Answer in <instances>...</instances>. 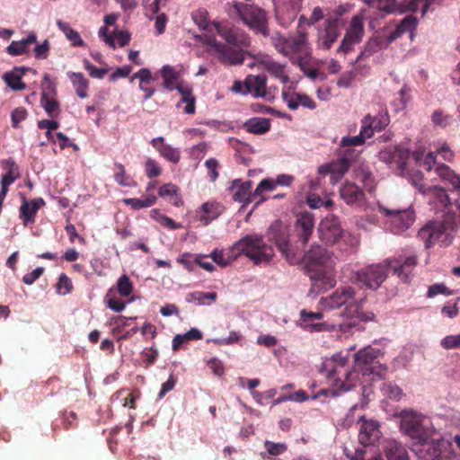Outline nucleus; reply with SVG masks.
<instances>
[{"mask_svg": "<svg viewBox=\"0 0 460 460\" xmlns=\"http://www.w3.org/2000/svg\"><path fill=\"white\" fill-rule=\"evenodd\" d=\"M252 181H243L240 179H235L231 182L228 190L232 194V199L234 201L243 203V205H247L255 201L256 206L262 203L266 200V198L261 197L258 200H256L257 197L253 195L252 191Z\"/></svg>", "mask_w": 460, "mask_h": 460, "instance_id": "14", "label": "nucleus"}, {"mask_svg": "<svg viewBox=\"0 0 460 460\" xmlns=\"http://www.w3.org/2000/svg\"><path fill=\"white\" fill-rule=\"evenodd\" d=\"M270 37L277 51L288 57L294 63L303 66L308 59L310 53L305 33L297 32L293 36L286 37L279 31H275Z\"/></svg>", "mask_w": 460, "mask_h": 460, "instance_id": "5", "label": "nucleus"}, {"mask_svg": "<svg viewBox=\"0 0 460 460\" xmlns=\"http://www.w3.org/2000/svg\"><path fill=\"white\" fill-rule=\"evenodd\" d=\"M265 448L271 456H279L287 450V446L284 443H274L266 441L264 443Z\"/></svg>", "mask_w": 460, "mask_h": 460, "instance_id": "64", "label": "nucleus"}, {"mask_svg": "<svg viewBox=\"0 0 460 460\" xmlns=\"http://www.w3.org/2000/svg\"><path fill=\"white\" fill-rule=\"evenodd\" d=\"M401 429L415 446L430 440L435 432L429 419L412 411L402 414Z\"/></svg>", "mask_w": 460, "mask_h": 460, "instance_id": "6", "label": "nucleus"}, {"mask_svg": "<svg viewBox=\"0 0 460 460\" xmlns=\"http://www.w3.org/2000/svg\"><path fill=\"white\" fill-rule=\"evenodd\" d=\"M243 129L255 135H263L270 130V119L267 118L252 117L243 125Z\"/></svg>", "mask_w": 460, "mask_h": 460, "instance_id": "34", "label": "nucleus"}, {"mask_svg": "<svg viewBox=\"0 0 460 460\" xmlns=\"http://www.w3.org/2000/svg\"><path fill=\"white\" fill-rule=\"evenodd\" d=\"M323 318L321 312H308L305 309L300 311L299 326L307 332H325L328 331V324L320 323Z\"/></svg>", "mask_w": 460, "mask_h": 460, "instance_id": "19", "label": "nucleus"}, {"mask_svg": "<svg viewBox=\"0 0 460 460\" xmlns=\"http://www.w3.org/2000/svg\"><path fill=\"white\" fill-rule=\"evenodd\" d=\"M191 18L199 29H208L210 24H212L215 29H219V23L217 22H210L208 12L205 8H199L192 12Z\"/></svg>", "mask_w": 460, "mask_h": 460, "instance_id": "45", "label": "nucleus"}, {"mask_svg": "<svg viewBox=\"0 0 460 460\" xmlns=\"http://www.w3.org/2000/svg\"><path fill=\"white\" fill-rule=\"evenodd\" d=\"M177 91L181 95V101L177 103L179 108L181 103H185L183 111L186 114H194L196 110V98L192 94V88L188 84H180Z\"/></svg>", "mask_w": 460, "mask_h": 460, "instance_id": "36", "label": "nucleus"}, {"mask_svg": "<svg viewBox=\"0 0 460 460\" xmlns=\"http://www.w3.org/2000/svg\"><path fill=\"white\" fill-rule=\"evenodd\" d=\"M364 31H347L344 39L341 41L338 51L347 53L350 50L352 45L358 43L363 37Z\"/></svg>", "mask_w": 460, "mask_h": 460, "instance_id": "47", "label": "nucleus"}, {"mask_svg": "<svg viewBox=\"0 0 460 460\" xmlns=\"http://www.w3.org/2000/svg\"><path fill=\"white\" fill-rule=\"evenodd\" d=\"M341 198L348 204L353 205L364 199L363 190L355 183L347 182L340 189Z\"/></svg>", "mask_w": 460, "mask_h": 460, "instance_id": "33", "label": "nucleus"}, {"mask_svg": "<svg viewBox=\"0 0 460 460\" xmlns=\"http://www.w3.org/2000/svg\"><path fill=\"white\" fill-rule=\"evenodd\" d=\"M324 17L323 12L320 7H314L310 18H306L305 15L299 17V26H313L315 22L322 20Z\"/></svg>", "mask_w": 460, "mask_h": 460, "instance_id": "52", "label": "nucleus"}, {"mask_svg": "<svg viewBox=\"0 0 460 460\" xmlns=\"http://www.w3.org/2000/svg\"><path fill=\"white\" fill-rule=\"evenodd\" d=\"M40 104L50 117H53L54 112L58 110L56 83L51 81L47 74H45L41 84Z\"/></svg>", "mask_w": 460, "mask_h": 460, "instance_id": "15", "label": "nucleus"}, {"mask_svg": "<svg viewBox=\"0 0 460 460\" xmlns=\"http://www.w3.org/2000/svg\"><path fill=\"white\" fill-rule=\"evenodd\" d=\"M390 265V260H385L381 263L368 265L356 271L351 277V279L354 283H361L367 288L376 290L385 280Z\"/></svg>", "mask_w": 460, "mask_h": 460, "instance_id": "9", "label": "nucleus"}, {"mask_svg": "<svg viewBox=\"0 0 460 460\" xmlns=\"http://www.w3.org/2000/svg\"><path fill=\"white\" fill-rule=\"evenodd\" d=\"M27 114L25 108L19 107L14 109L11 114L12 126L13 128H18L19 123L26 119Z\"/></svg>", "mask_w": 460, "mask_h": 460, "instance_id": "63", "label": "nucleus"}, {"mask_svg": "<svg viewBox=\"0 0 460 460\" xmlns=\"http://www.w3.org/2000/svg\"><path fill=\"white\" fill-rule=\"evenodd\" d=\"M146 176L150 179L158 177L162 170L158 164L152 158H147L145 164Z\"/></svg>", "mask_w": 460, "mask_h": 460, "instance_id": "60", "label": "nucleus"}, {"mask_svg": "<svg viewBox=\"0 0 460 460\" xmlns=\"http://www.w3.org/2000/svg\"><path fill=\"white\" fill-rule=\"evenodd\" d=\"M390 261L391 265L389 266V270H393L394 274H397L403 282H408L410 276L417 264L416 257L409 256L402 263L397 260H390Z\"/></svg>", "mask_w": 460, "mask_h": 460, "instance_id": "27", "label": "nucleus"}, {"mask_svg": "<svg viewBox=\"0 0 460 460\" xmlns=\"http://www.w3.org/2000/svg\"><path fill=\"white\" fill-rule=\"evenodd\" d=\"M418 26V20L412 14H408L398 21L394 29H416Z\"/></svg>", "mask_w": 460, "mask_h": 460, "instance_id": "61", "label": "nucleus"}, {"mask_svg": "<svg viewBox=\"0 0 460 460\" xmlns=\"http://www.w3.org/2000/svg\"><path fill=\"white\" fill-rule=\"evenodd\" d=\"M357 179L364 184V187L372 191L375 189V178L372 172L368 170H361L358 175Z\"/></svg>", "mask_w": 460, "mask_h": 460, "instance_id": "56", "label": "nucleus"}, {"mask_svg": "<svg viewBox=\"0 0 460 460\" xmlns=\"http://www.w3.org/2000/svg\"><path fill=\"white\" fill-rule=\"evenodd\" d=\"M84 67L93 78L102 79L108 73L107 68H99L93 66L88 59L84 60Z\"/></svg>", "mask_w": 460, "mask_h": 460, "instance_id": "58", "label": "nucleus"}, {"mask_svg": "<svg viewBox=\"0 0 460 460\" xmlns=\"http://www.w3.org/2000/svg\"><path fill=\"white\" fill-rule=\"evenodd\" d=\"M437 175L445 183L446 187L450 190H458V195L460 196V176L456 174L449 166L442 164L435 167ZM458 200L460 202V197L455 200L454 203Z\"/></svg>", "mask_w": 460, "mask_h": 460, "instance_id": "25", "label": "nucleus"}, {"mask_svg": "<svg viewBox=\"0 0 460 460\" xmlns=\"http://www.w3.org/2000/svg\"><path fill=\"white\" fill-rule=\"evenodd\" d=\"M420 449H414L419 455L420 458L424 460H443L441 447L443 441L439 439H433V438L420 445Z\"/></svg>", "mask_w": 460, "mask_h": 460, "instance_id": "24", "label": "nucleus"}, {"mask_svg": "<svg viewBox=\"0 0 460 460\" xmlns=\"http://www.w3.org/2000/svg\"><path fill=\"white\" fill-rule=\"evenodd\" d=\"M177 262L181 264L187 270L193 271L197 265V254L184 252L177 258Z\"/></svg>", "mask_w": 460, "mask_h": 460, "instance_id": "54", "label": "nucleus"}, {"mask_svg": "<svg viewBox=\"0 0 460 460\" xmlns=\"http://www.w3.org/2000/svg\"><path fill=\"white\" fill-rule=\"evenodd\" d=\"M36 42V36L34 34L28 35L25 39L16 41L13 40L8 47L7 52L12 56H19L25 54L29 51L31 45Z\"/></svg>", "mask_w": 460, "mask_h": 460, "instance_id": "39", "label": "nucleus"}, {"mask_svg": "<svg viewBox=\"0 0 460 460\" xmlns=\"http://www.w3.org/2000/svg\"><path fill=\"white\" fill-rule=\"evenodd\" d=\"M40 129H46V137L49 140L54 141L53 131L58 129V121L55 119H41L38 122Z\"/></svg>", "mask_w": 460, "mask_h": 460, "instance_id": "55", "label": "nucleus"}, {"mask_svg": "<svg viewBox=\"0 0 460 460\" xmlns=\"http://www.w3.org/2000/svg\"><path fill=\"white\" fill-rule=\"evenodd\" d=\"M383 356V352L376 348L367 346L364 349L358 350L355 355V362L357 365H372L376 359Z\"/></svg>", "mask_w": 460, "mask_h": 460, "instance_id": "37", "label": "nucleus"}, {"mask_svg": "<svg viewBox=\"0 0 460 460\" xmlns=\"http://www.w3.org/2000/svg\"><path fill=\"white\" fill-rule=\"evenodd\" d=\"M318 232L321 240L329 245L337 243L344 236L340 219L334 215H329L321 221Z\"/></svg>", "mask_w": 460, "mask_h": 460, "instance_id": "13", "label": "nucleus"}, {"mask_svg": "<svg viewBox=\"0 0 460 460\" xmlns=\"http://www.w3.org/2000/svg\"><path fill=\"white\" fill-rule=\"evenodd\" d=\"M362 302V299L360 301L356 300L355 290L352 287L339 288L332 295L321 299L322 305L326 309L333 310L346 305L344 314L350 318V321L340 325V330L342 332H350L356 327L355 318L361 322L374 320L375 314L372 312L361 311Z\"/></svg>", "mask_w": 460, "mask_h": 460, "instance_id": "3", "label": "nucleus"}, {"mask_svg": "<svg viewBox=\"0 0 460 460\" xmlns=\"http://www.w3.org/2000/svg\"><path fill=\"white\" fill-rule=\"evenodd\" d=\"M405 31H394L390 35H382L379 31H376L374 36L368 40L367 44V50L370 54L376 53L378 50L387 48L396 39L400 38Z\"/></svg>", "mask_w": 460, "mask_h": 460, "instance_id": "22", "label": "nucleus"}, {"mask_svg": "<svg viewBox=\"0 0 460 460\" xmlns=\"http://www.w3.org/2000/svg\"><path fill=\"white\" fill-rule=\"evenodd\" d=\"M161 75L164 79V87L168 91L177 90V87L182 83H177L180 75L179 73L170 65L164 66L160 70Z\"/></svg>", "mask_w": 460, "mask_h": 460, "instance_id": "38", "label": "nucleus"}, {"mask_svg": "<svg viewBox=\"0 0 460 460\" xmlns=\"http://www.w3.org/2000/svg\"><path fill=\"white\" fill-rule=\"evenodd\" d=\"M42 205H44V200L41 198L34 199L31 201L23 198L20 208V217L23 225L27 226L35 221V216Z\"/></svg>", "mask_w": 460, "mask_h": 460, "instance_id": "28", "label": "nucleus"}, {"mask_svg": "<svg viewBox=\"0 0 460 460\" xmlns=\"http://www.w3.org/2000/svg\"><path fill=\"white\" fill-rule=\"evenodd\" d=\"M431 121L434 125L445 128L451 124L452 116L444 114L441 110H436L431 115Z\"/></svg>", "mask_w": 460, "mask_h": 460, "instance_id": "53", "label": "nucleus"}, {"mask_svg": "<svg viewBox=\"0 0 460 460\" xmlns=\"http://www.w3.org/2000/svg\"><path fill=\"white\" fill-rule=\"evenodd\" d=\"M282 97L290 110H296L299 106L314 110L316 107L315 102L311 97L299 93H290L283 90Z\"/></svg>", "mask_w": 460, "mask_h": 460, "instance_id": "26", "label": "nucleus"}, {"mask_svg": "<svg viewBox=\"0 0 460 460\" xmlns=\"http://www.w3.org/2000/svg\"><path fill=\"white\" fill-rule=\"evenodd\" d=\"M7 172L2 176L1 186L8 189L14 181L20 178L19 168L13 159L9 158L4 162Z\"/></svg>", "mask_w": 460, "mask_h": 460, "instance_id": "43", "label": "nucleus"}, {"mask_svg": "<svg viewBox=\"0 0 460 460\" xmlns=\"http://www.w3.org/2000/svg\"><path fill=\"white\" fill-rule=\"evenodd\" d=\"M267 80L264 76L257 75L245 80L246 92L252 93L254 97H263L269 99L266 92Z\"/></svg>", "mask_w": 460, "mask_h": 460, "instance_id": "35", "label": "nucleus"}, {"mask_svg": "<svg viewBox=\"0 0 460 460\" xmlns=\"http://www.w3.org/2000/svg\"><path fill=\"white\" fill-rule=\"evenodd\" d=\"M117 290L122 296H128L133 291V283L128 276L124 274L120 276L117 282Z\"/></svg>", "mask_w": 460, "mask_h": 460, "instance_id": "51", "label": "nucleus"}, {"mask_svg": "<svg viewBox=\"0 0 460 460\" xmlns=\"http://www.w3.org/2000/svg\"><path fill=\"white\" fill-rule=\"evenodd\" d=\"M333 366L329 370L327 377L332 381L333 394L340 395L341 393L351 390L355 385L353 372L349 369L348 359L336 356L332 358Z\"/></svg>", "mask_w": 460, "mask_h": 460, "instance_id": "8", "label": "nucleus"}, {"mask_svg": "<svg viewBox=\"0 0 460 460\" xmlns=\"http://www.w3.org/2000/svg\"><path fill=\"white\" fill-rule=\"evenodd\" d=\"M337 31H322L318 39V47L329 49L337 40Z\"/></svg>", "mask_w": 460, "mask_h": 460, "instance_id": "49", "label": "nucleus"}, {"mask_svg": "<svg viewBox=\"0 0 460 460\" xmlns=\"http://www.w3.org/2000/svg\"><path fill=\"white\" fill-rule=\"evenodd\" d=\"M276 182L271 179H263L253 191V195L261 197L265 191H272L276 189Z\"/></svg>", "mask_w": 460, "mask_h": 460, "instance_id": "59", "label": "nucleus"}, {"mask_svg": "<svg viewBox=\"0 0 460 460\" xmlns=\"http://www.w3.org/2000/svg\"><path fill=\"white\" fill-rule=\"evenodd\" d=\"M99 37L112 49L116 47L115 40L119 47H124L130 41L128 31H99Z\"/></svg>", "mask_w": 460, "mask_h": 460, "instance_id": "31", "label": "nucleus"}, {"mask_svg": "<svg viewBox=\"0 0 460 460\" xmlns=\"http://www.w3.org/2000/svg\"><path fill=\"white\" fill-rule=\"evenodd\" d=\"M69 78L76 95L81 99L87 98L89 81L84 76V75L82 73H70Z\"/></svg>", "mask_w": 460, "mask_h": 460, "instance_id": "41", "label": "nucleus"}, {"mask_svg": "<svg viewBox=\"0 0 460 460\" xmlns=\"http://www.w3.org/2000/svg\"><path fill=\"white\" fill-rule=\"evenodd\" d=\"M410 181L421 193H430L440 204L448 203L450 198L447 194L445 189L438 186H429L426 188L423 182V176L420 172L416 171L411 173Z\"/></svg>", "mask_w": 460, "mask_h": 460, "instance_id": "18", "label": "nucleus"}, {"mask_svg": "<svg viewBox=\"0 0 460 460\" xmlns=\"http://www.w3.org/2000/svg\"><path fill=\"white\" fill-rule=\"evenodd\" d=\"M310 266H331L332 264V254L325 248L313 244L309 251L301 253V260Z\"/></svg>", "mask_w": 460, "mask_h": 460, "instance_id": "16", "label": "nucleus"}, {"mask_svg": "<svg viewBox=\"0 0 460 460\" xmlns=\"http://www.w3.org/2000/svg\"><path fill=\"white\" fill-rule=\"evenodd\" d=\"M365 2L372 8L384 11L385 13H393L398 11L401 14L407 12H415L422 4V13H424L429 8L428 4H424L420 0H365Z\"/></svg>", "mask_w": 460, "mask_h": 460, "instance_id": "11", "label": "nucleus"}, {"mask_svg": "<svg viewBox=\"0 0 460 460\" xmlns=\"http://www.w3.org/2000/svg\"><path fill=\"white\" fill-rule=\"evenodd\" d=\"M259 63L263 69L274 77L279 78L282 84H286L288 83L289 77L285 74V65L276 62L271 57L267 55L262 56Z\"/></svg>", "mask_w": 460, "mask_h": 460, "instance_id": "29", "label": "nucleus"}, {"mask_svg": "<svg viewBox=\"0 0 460 460\" xmlns=\"http://www.w3.org/2000/svg\"><path fill=\"white\" fill-rule=\"evenodd\" d=\"M227 44L219 42L212 33L195 34L194 37L201 44L210 48L218 60L225 65L242 64L244 60L243 48L250 45V40L244 33L236 31H217Z\"/></svg>", "mask_w": 460, "mask_h": 460, "instance_id": "2", "label": "nucleus"}, {"mask_svg": "<svg viewBox=\"0 0 460 460\" xmlns=\"http://www.w3.org/2000/svg\"><path fill=\"white\" fill-rule=\"evenodd\" d=\"M350 8H351V5L349 4L339 5L334 11L336 17L335 18L329 17L326 19V21L328 22V27L326 29H337L340 26H343L344 22L341 17L343 14H345L346 13H348L350 10Z\"/></svg>", "mask_w": 460, "mask_h": 460, "instance_id": "48", "label": "nucleus"}, {"mask_svg": "<svg viewBox=\"0 0 460 460\" xmlns=\"http://www.w3.org/2000/svg\"><path fill=\"white\" fill-rule=\"evenodd\" d=\"M222 209L221 206L217 202H205L199 211L200 220L204 222L205 225H208L212 220L218 217L221 214Z\"/></svg>", "mask_w": 460, "mask_h": 460, "instance_id": "40", "label": "nucleus"}, {"mask_svg": "<svg viewBox=\"0 0 460 460\" xmlns=\"http://www.w3.org/2000/svg\"><path fill=\"white\" fill-rule=\"evenodd\" d=\"M241 255H245L255 265H268L275 257V251L272 245L265 243L262 235L254 234L235 242L226 254L216 249L209 257L217 265L226 267Z\"/></svg>", "mask_w": 460, "mask_h": 460, "instance_id": "1", "label": "nucleus"}, {"mask_svg": "<svg viewBox=\"0 0 460 460\" xmlns=\"http://www.w3.org/2000/svg\"><path fill=\"white\" fill-rule=\"evenodd\" d=\"M383 392L390 399L399 401L402 396V390L396 385L385 383L383 385Z\"/></svg>", "mask_w": 460, "mask_h": 460, "instance_id": "57", "label": "nucleus"}, {"mask_svg": "<svg viewBox=\"0 0 460 460\" xmlns=\"http://www.w3.org/2000/svg\"><path fill=\"white\" fill-rule=\"evenodd\" d=\"M440 345L445 349H460V334L446 336L442 339Z\"/></svg>", "mask_w": 460, "mask_h": 460, "instance_id": "62", "label": "nucleus"}, {"mask_svg": "<svg viewBox=\"0 0 460 460\" xmlns=\"http://www.w3.org/2000/svg\"><path fill=\"white\" fill-rule=\"evenodd\" d=\"M384 452L387 460H410L407 449L395 439H386L384 443Z\"/></svg>", "mask_w": 460, "mask_h": 460, "instance_id": "30", "label": "nucleus"}, {"mask_svg": "<svg viewBox=\"0 0 460 460\" xmlns=\"http://www.w3.org/2000/svg\"><path fill=\"white\" fill-rule=\"evenodd\" d=\"M380 212L387 217L385 227L390 232L399 234L409 229L415 221V213L412 209H389L380 207Z\"/></svg>", "mask_w": 460, "mask_h": 460, "instance_id": "10", "label": "nucleus"}, {"mask_svg": "<svg viewBox=\"0 0 460 460\" xmlns=\"http://www.w3.org/2000/svg\"><path fill=\"white\" fill-rule=\"evenodd\" d=\"M373 122H379V119L370 115H367L362 119V127L360 133L358 135L362 137L364 142L366 141V139L370 138L375 133L372 128Z\"/></svg>", "mask_w": 460, "mask_h": 460, "instance_id": "50", "label": "nucleus"}, {"mask_svg": "<svg viewBox=\"0 0 460 460\" xmlns=\"http://www.w3.org/2000/svg\"><path fill=\"white\" fill-rule=\"evenodd\" d=\"M349 167V160L342 157L336 162L323 164L318 168L319 174L323 176L329 175L331 183L338 181Z\"/></svg>", "mask_w": 460, "mask_h": 460, "instance_id": "20", "label": "nucleus"}, {"mask_svg": "<svg viewBox=\"0 0 460 460\" xmlns=\"http://www.w3.org/2000/svg\"><path fill=\"white\" fill-rule=\"evenodd\" d=\"M157 198L155 195H148L145 199L128 198L124 199L123 202L129 206L134 210H138L145 208H150L156 203Z\"/></svg>", "mask_w": 460, "mask_h": 460, "instance_id": "46", "label": "nucleus"}, {"mask_svg": "<svg viewBox=\"0 0 460 460\" xmlns=\"http://www.w3.org/2000/svg\"><path fill=\"white\" fill-rule=\"evenodd\" d=\"M234 7L245 25L251 29H266V13L262 9L243 3H234Z\"/></svg>", "mask_w": 460, "mask_h": 460, "instance_id": "12", "label": "nucleus"}, {"mask_svg": "<svg viewBox=\"0 0 460 460\" xmlns=\"http://www.w3.org/2000/svg\"><path fill=\"white\" fill-rule=\"evenodd\" d=\"M266 236L273 242L281 254L290 264H296L301 261V252L292 247L289 243V228L280 220L273 222L267 230Z\"/></svg>", "mask_w": 460, "mask_h": 460, "instance_id": "7", "label": "nucleus"}, {"mask_svg": "<svg viewBox=\"0 0 460 460\" xmlns=\"http://www.w3.org/2000/svg\"><path fill=\"white\" fill-rule=\"evenodd\" d=\"M151 145L159 152L160 155L163 156L169 162L173 164L179 163L181 159V153L177 148L164 143L163 137L153 138Z\"/></svg>", "mask_w": 460, "mask_h": 460, "instance_id": "32", "label": "nucleus"}, {"mask_svg": "<svg viewBox=\"0 0 460 460\" xmlns=\"http://www.w3.org/2000/svg\"><path fill=\"white\" fill-rule=\"evenodd\" d=\"M445 208L443 222L430 221L418 232V237L429 249L432 247L447 230L455 231L460 226V202L441 204Z\"/></svg>", "mask_w": 460, "mask_h": 460, "instance_id": "4", "label": "nucleus"}, {"mask_svg": "<svg viewBox=\"0 0 460 460\" xmlns=\"http://www.w3.org/2000/svg\"><path fill=\"white\" fill-rule=\"evenodd\" d=\"M22 70L15 68L10 72L4 73L3 80L12 90H24L26 88V84L22 81Z\"/></svg>", "mask_w": 460, "mask_h": 460, "instance_id": "42", "label": "nucleus"}, {"mask_svg": "<svg viewBox=\"0 0 460 460\" xmlns=\"http://www.w3.org/2000/svg\"><path fill=\"white\" fill-rule=\"evenodd\" d=\"M360 427L358 431V441L363 446L373 445L381 437L379 424L376 420H366L365 417L360 418Z\"/></svg>", "mask_w": 460, "mask_h": 460, "instance_id": "17", "label": "nucleus"}, {"mask_svg": "<svg viewBox=\"0 0 460 460\" xmlns=\"http://www.w3.org/2000/svg\"><path fill=\"white\" fill-rule=\"evenodd\" d=\"M114 180L122 187L133 188L137 186V181L126 172L124 165L119 163L114 164Z\"/></svg>", "mask_w": 460, "mask_h": 460, "instance_id": "44", "label": "nucleus"}, {"mask_svg": "<svg viewBox=\"0 0 460 460\" xmlns=\"http://www.w3.org/2000/svg\"><path fill=\"white\" fill-rule=\"evenodd\" d=\"M380 160L387 164H394L397 168L402 172L404 170V165L409 158V152L407 149L395 146L393 149H386L380 153Z\"/></svg>", "mask_w": 460, "mask_h": 460, "instance_id": "23", "label": "nucleus"}, {"mask_svg": "<svg viewBox=\"0 0 460 460\" xmlns=\"http://www.w3.org/2000/svg\"><path fill=\"white\" fill-rule=\"evenodd\" d=\"M314 227V219L310 213L302 214L295 226L296 235L303 246L309 241Z\"/></svg>", "mask_w": 460, "mask_h": 460, "instance_id": "21", "label": "nucleus"}]
</instances>
